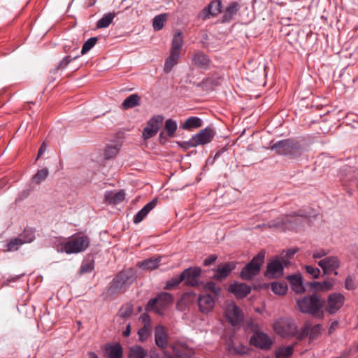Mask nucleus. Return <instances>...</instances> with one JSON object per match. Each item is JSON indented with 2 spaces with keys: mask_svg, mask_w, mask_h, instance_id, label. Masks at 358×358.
Returning <instances> with one entry per match:
<instances>
[{
  "mask_svg": "<svg viewBox=\"0 0 358 358\" xmlns=\"http://www.w3.org/2000/svg\"><path fill=\"white\" fill-rule=\"evenodd\" d=\"M182 281L183 278L181 273L179 276L174 278L168 282L166 285V289H171L172 287L178 285Z\"/></svg>",
  "mask_w": 358,
  "mask_h": 358,
  "instance_id": "obj_52",
  "label": "nucleus"
},
{
  "mask_svg": "<svg viewBox=\"0 0 358 358\" xmlns=\"http://www.w3.org/2000/svg\"><path fill=\"white\" fill-rule=\"evenodd\" d=\"M215 298L210 294L199 296L198 304L199 310L203 313H208L211 311L215 306Z\"/></svg>",
  "mask_w": 358,
  "mask_h": 358,
  "instance_id": "obj_20",
  "label": "nucleus"
},
{
  "mask_svg": "<svg viewBox=\"0 0 358 358\" xmlns=\"http://www.w3.org/2000/svg\"><path fill=\"white\" fill-rule=\"evenodd\" d=\"M296 344L297 343L295 342L291 345L279 347L275 352V358H290Z\"/></svg>",
  "mask_w": 358,
  "mask_h": 358,
  "instance_id": "obj_31",
  "label": "nucleus"
},
{
  "mask_svg": "<svg viewBox=\"0 0 358 358\" xmlns=\"http://www.w3.org/2000/svg\"><path fill=\"white\" fill-rule=\"evenodd\" d=\"M321 325L320 324H316L313 327L310 326V330H309V338L310 340L315 339L321 332Z\"/></svg>",
  "mask_w": 358,
  "mask_h": 358,
  "instance_id": "obj_48",
  "label": "nucleus"
},
{
  "mask_svg": "<svg viewBox=\"0 0 358 358\" xmlns=\"http://www.w3.org/2000/svg\"><path fill=\"white\" fill-rule=\"evenodd\" d=\"M202 83L204 86L209 87L210 88H213L214 86L219 85L218 81H214L211 78L204 79Z\"/></svg>",
  "mask_w": 358,
  "mask_h": 358,
  "instance_id": "obj_56",
  "label": "nucleus"
},
{
  "mask_svg": "<svg viewBox=\"0 0 358 358\" xmlns=\"http://www.w3.org/2000/svg\"><path fill=\"white\" fill-rule=\"evenodd\" d=\"M271 289L275 294L283 295L286 293L287 287L284 283L273 282L271 284Z\"/></svg>",
  "mask_w": 358,
  "mask_h": 358,
  "instance_id": "obj_41",
  "label": "nucleus"
},
{
  "mask_svg": "<svg viewBox=\"0 0 358 358\" xmlns=\"http://www.w3.org/2000/svg\"><path fill=\"white\" fill-rule=\"evenodd\" d=\"M134 272L132 269L122 271L113 280L111 288L115 291L125 289L134 282Z\"/></svg>",
  "mask_w": 358,
  "mask_h": 358,
  "instance_id": "obj_8",
  "label": "nucleus"
},
{
  "mask_svg": "<svg viewBox=\"0 0 358 358\" xmlns=\"http://www.w3.org/2000/svg\"><path fill=\"white\" fill-rule=\"evenodd\" d=\"M201 272V270L199 267H190L185 269L182 273L183 281H185V283L189 286H199Z\"/></svg>",
  "mask_w": 358,
  "mask_h": 358,
  "instance_id": "obj_13",
  "label": "nucleus"
},
{
  "mask_svg": "<svg viewBox=\"0 0 358 358\" xmlns=\"http://www.w3.org/2000/svg\"><path fill=\"white\" fill-rule=\"evenodd\" d=\"M240 6L236 1L231 2L223 11V15L220 20V23L230 22L239 10Z\"/></svg>",
  "mask_w": 358,
  "mask_h": 358,
  "instance_id": "obj_22",
  "label": "nucleus"
},
{
  "mask_svg": "<svg viewBox=\"0 0 358 358\" xmlns=\"http://www.w3.org/2000/svg\"><path fill=\"white\" fill-rule=\"evenodd\" d=\"M173 303V296L167 292H162L157 297L150 299L145 308L146 311L155 310L158 315H162L163 310Z\"/></svg>",
  "mask_w": 358,
  "mask_h": 358,
  "instance_id": "obj_5",
  "label": "nucleus"
},
{
  "mask_svg": "<svg viewBox=\"0 0 358 358\" xmlns=\"http://www.w3.org/2000/svg\"><path fill=\"white\" fill-rule=\"evenodd\" d=\"M162 258V256L152 257L139 262L137 266L143 270H154L159 267Z\"/></svg>",
  "mask_w": 358,
  "mask_h": 358,
  "instance_id": "obj_25",
  "label": "nucleus"
},
{
  "mask_svg": "<svg viewBox=\"0 0 358 358\" xmlns=\"http://www.w3.org/2000/svg\"><path fill=\"white\" fill-rule=\"evenodd\" d=\"M97 42L96 37H91L83 45H95Z\"/></svg>",
  "mask_w": 358,
  "mask_h": 358,
  "instance_id": "obj_62",
  "label": "nucleus"
},
{
  "mask_svg": "<svg viewBox=\"0 0 358 358\" xmlns=\"http://www.w3.org/2000/svg\"><path fill=\"white\" fill-rule=\"evenodd\" d=\"M133 313V308L130 305H125L122 307L120 310V315L122 317L127 318L131 315Z\"/></svg>",
  "mask_w": 358,
  "mask_h": 358,
  "instance_id": "obj_51",
  "label": "nucleus"
},
{
  "mask_svg": "<svg viewBox=\"0 0 358 358\" xmlns=\"http://www.w3.org/2000/svg\"><path fill=\"white\" fill-rule=\"evenodd\" d=\"M210 63L209 57L203 52L197 51L192 57V64L198 69L208 70Z\"/></svg>",
  "mask_w": 358,
  "mask_h": 358,
  "instance_id": "obj_18",
  "label": "nucleus"
},
{
  "mask_svg": "<svg viewBox=\"0 0 358 358\" xmlns=\"http://www.w3.org/2000/svg\"><path fill=\"white\" fill-rule=\"evenodd\" d=\"M21 240L23 243H29L32 242L34 238V234L31 229H25L24 232L20 234Z\"/></svg>",
  "mask_w": 358,
  "mask_h": 358,
  "instance_id": "obj_47",
  "label": "nucleus"
},
{
  "mask_svg": "<svg viewBox=\"0 0 358 358\" xmlns=\"http://www.w3.org/2000/svg\"><path fill=\"white\" fill-rule=\"evenodd\" d=\"M345 297L340 293H334L328 296L326 310L334 314L337 312L343 305Z\"/></svg>",
  "mask_w": 358,
  "mask_h": 358,
  "instance_id": "obj_17",
  "label": "nucleus"
},
{
  "mask_svg": "<svg viewBox=\"0 0 358 358\" xmlns=\"http://www.w3.org/2000/svg\"><path fill=\"white\" fill-rule=\"evenodd\" d=\"M224 314L229 322L233 326L241 324L243 320L242 311L233 302L227 304Z\"/></svg>",
  "mask_w": 358,
  "mask_h": 358,
  "instance_id": "obj_10",
  "label": "nucleus"
},
{
  "mask_svg": "<svg viewBox=\"0 0 358 358\" xmlns=\"http://www.w3.org/2000/svg\"><path fill=\"white\" fill-rule=\"evenodd\" d=\"M155 343L161 348H165L167 345L166 330L162 325H157L155 327Z\"/></svg>",
  "mask_w": 358,
  "mask_h": 358,
  "instance_id": "obj_27",
  "label": "nucleus"
},
{
  "mask_svg": "<svg viewBox=\"0 0 358 358\" xmlns=\"http://www.w3.org/2000/svg\"><path fill=\"white\" fill-rule=\"evenodd\" d=\"M327 255V252L323 250H315L313 253V257L314 259H320Z\"/></svg>",
  "mask_w": 358,
  "mask_h": 358,
  "instance_id": "obj_58",
  "label": "nucleus"
},
{
  "mask_svg": "<svg viewBox=\"0 0 358 358\" xmlns=\"http://www.w3.org/2000/svg\"><path fill=\"white\" fill-rule=\"evenodd\" d=\"M48 169L47 168H43L38 171V172L33 176V180L36 184H39L48 177Z\"/></svg>",
  "mask_w": 358,
  "mask_h": 358,
  "instance_id": "obj_42",
  "label": "nucleus"
},
{
  "mask_svg": "<svg viewBox=\"0 0 358 358\" xmlns=\"http://www.w3.org/2000/svg\"><path fill=\"white\" fill-rule=\"evenodd\" d=\"M182 52L181 46H173L169 57L164 63V71L168 73L171 72L175 65L178 63L179 57Z\"/></svg>",
  "mask_w": 358,
  "mask_h": 358,
  "instance_id": "obj_19",
  "label": "nucleus"
},
{
  "mask_svg": "<svg viewBox=\"0 0 358 358\" xmlns=\"http://www.w3.org/2000/svg\"><path fill=\"white\" fill-rule=\"evenodd\" d=\"M182 34L179 31L174 35L172 41V45H182Z\"/></svg>",
  "mask_w": 358,
  "mask_h": 358,
  "instance_id": "obj_57",
  "label": "nucleus"
},
{
  "mask_svg": "<svg viewBox=\"0 0 358 358\" xmlns=\"http://www.w3.org/2000/svg\"><path fill=\"white\" fill-rule=\"evenodd\" d=\"M143 321V322L145 324H150V317L147 314H143L141 317Z\"/></svg>",
  "mask_w": 358,
  "mask_h": 358,
  "instance_id": "obj_63",
  "label": "nucleus"
},
{
  "mask_svg": "<svg viewBox=\"0 0 358 358\" xmlns=\"http://www.w3.org/2000/svg\"><path fill=\"white\" fill-rule=\"evenodd\" d=\"M310 328V324L306 322L299 331L296 329V334L294 336L298 341L303 340L304 338L309 336Z\"/></svg>",
  "mask_w": 358,
  "mask_h": 358,
  "instance_id": "obj_43",
  "label": "nucleus"
},
{
  "mask_svg": "<svg viewBox=\"0 0 358 358\" xmlns=\"http://www.w3.org/2000/svg\"><path fill=\"white\" fill-rule=\"evenodd\" d=\"M177 143L185 150L196 147L192 137L187 141H181L178 142Z\"/></svg>",
  "mask_w": 358,
  "mask_h": 358,
  "instance_id": "obj_54",
  "label": "nucleus"
},
{
  "mask_svg": "<svg viewBox=\"0 0 358 358\" xmlns=\"http://www.w3.org/2000/svg\"><path fill=\"white\" fill-rule=\"evenodd\" d=\"M90 245V238L80 233L69 238L64 244V250L67 254L79 253L85 251Z\"/></svg>",
  "mask_w": 358,
  "mask_h": 358,
  "instance_id": "obj_4",
  "label": "nucleus"
},
{
  "mask_svg": "<svg viewBox=\"0 0 358 358\" xmlns=\"http://www.w3.org/2000/svg\"><path fill=\"white\" fill-rule=\"evenodd\" d=\"M45 150H46V145L45 143H43L39 148L38 155H37V159H38L45 152Z\"/></svg>",
  "mask_w": 358,
  "mask_h": 358,
  "instance_id": "obj_61",
  "label": "nucleus"
},
{
  "mask_svg": "<svg viewBox=\"0 0 358 358\" xmlns=\"http://www.w3.org/2000/svg\"><path fill=\"white\" fill-rule=\"evenodd\" d=\"M334 282L333 280L327 279L323 282H313L310 283L312 288L320 291L329 290L334 286Z\"/></svg>",
  "mask_w": 358,
  "mask_h": 358,
  "instance_id": "obj_35",
  "label": "nucleus"
},
{
  "mask_svg": "<svg viewBox=\"0 0 358 358\" xmlns=\"http://www.w3.org/2000/svg\"><path fill=\"white\" fill-rule=\"evenodd\" d=\"M177 129L178 125L175 120H173V119H168L166 120L164 124V130L166 131V135L168 137H173L175 136V132L176 131Z\"/></svg>",
  "mask_w": 358,
  "mask_h": 358,
  "instance_id": "obj_36",
  "label": "nucleus"
},
{
  "mask_svg": "<svg viewBox=\"0 0 358 358\" xmlns=\"http://www.w3.org/2000/svg\"><path fill=\"white\" fill-rule=\"evenodd\" d=\"M226 348L229 354H236L238 355H247L249 353V348L241 343L236 344L232 340L227 341Z\"/></svg>",
  "mask_w": 358,
  "mask_h": 358,
  "instance_id": "obj_26",
  "label": "nucleus"
},
{
  "mask_svg": "<svg viewBox=\"0 0 358 358\" xmlns=\"http://www.w3.org/2000/svg\"><path fill=\"white\" fill-rule=\"evenodd\" d=\"M289 264V261L285 258L275 259L267 266L266 275L270 278H277L282 275L284 266Z\"/></svg>",
  "mask_w": 358,
  "mask_h": 358,
  "instance_id": "obj_12",
  "label": "nucleus"
},
{
  "mask_svg": "<svg viewBox=\"0 0 358 358\" xmlns=\"http://www.w3.org/2000/svg\"><path fill=\"white\" fill-rule=\"evenodd\" d=\"M355 279H356V277L355 275H353V274L349 275L345 279V289H347L348 290H352V289H355V287H356L355 284Z\"/></svg>",
  "mask_w": 358,
  "mask_h": 358,
  "instance_id": "obj_50",
  "label": "nucleus"
},
{
  "mask_svg": "<svg viewBox=\"0 0 358 358\" xmlns=\"http://www.w3.org/2000/svg\"><path fill=\"white\" fill-rule=\"evenodd\" d=\"M164 117L162 115H156L151 117L147 122L146 127L143 129L142 136L143 139L148 140L155 136L162 125Z\"/></svg>",
  "mask_w": 358,
  "mask_h": 358,
  "instance_id": "obj_9",
  "label": "nucleus"
},
{
  "mask_svg": "<svg viewBox=\"0 0 358 358\" xmlns=\"http://www.w3.org/2000/svg\"><path fill=\"white\" fill-rule=\"evenodd\" d=\"M119 152V148L116 145H110L106 147L104 151V158L106 159H110L117 155Z\"/></svg>",
  "mask_w": 358,
  "mask_h": 358,
  "instance_id": "obj_46",
  "label": "nucleus"
},
{
  "mask_svg": "<svg viewBox=\"0 0 358 358\" xmlns=\"http://www.w3.org/2000/svg\"><path fill=\"white\" fill-rule=\"evenodd\" d=\"M166 19L167 14L166 13L156 15L152 20L153 29L155 31L161 30L163 28L164 22H166Z\"/></svg>",
  "mask_w": 358,
  "mask_h": 358,
  "instance_id": "obj_37",
  "label": "nucleus"
},
{
  "mask_svg": "<svg viewBox=\"0 0 358 358\" xmlns=\"http://www.w3.org/2000/svg\"><path fill=\"white\" fill-rule=\"evenodd\" d=\"M24 244L21 240V237H17L13 239H11L8 243H7V250L8 251H15L17 250L20 245Z\"/></svg>",
  "mask_w": 358,
  "mask_h": 358,
  "instance_id": "obj_44",
  "label": "nucleus"
},
{
  "mask_svg": "<svg viewBox=\"0 0 358 358\" xmlns=\"http://www.w3.org/2000/svg\"><path fill=\"white\" fill-rule=\"evenodd\" d=\"M71 48L72 46H69ZM93 46H83L82 50L80 52V54H78L76 51L78 50V48H73L72 50L69 48L66 51L69 52V55L66 56L60 63L59 67L64 68L66 67L71 61L77 59L80 55L86 54Z\"/></svg>",
  "mask_w": 358,
  "mask_h": 358,
  "instance_id": "obj_23",
  "label": "nucleus"
},
{
  "mask_svg": "<svg viewBox=\"0 0 358 358\" xmlns=\"http://www.w3.org/2000/svg\"><path fill=\"white\" fill-rule=\"evenodd\" d=\"M275 331L282 337H293L296 334V324L292 319L280 318L274 323Z\"/></svg>",
  "mask_w": 358,
  "mask_h": 358,
  "instance_id": "obj_7",
  "label": "nucleus"
},
{
  "mask_svg": "<svg viewBox=\"0 0 358 358\" xmlns=\"http://www.w3.org/2000/svg\"><path fill=\"white\" fill-rule=\"evenodd\" d=\"M250 343L263 350H269L273 344L271 338L261 331H255L250 339Z\"/></svg>",
  "mask_w": 358,
  "mask_h": 358,
  "instance_id": "obj_11",
  "label": "nucleus"
},
{
  "mask_svg": "<svg viewBox=\"0 0 358 358\" xmlns=\"http://www.w3.org/2000/svg\"><path fill=\"white\" fill-rule=\"evenodd\" d=\"M94 268V264L92 262H85L82 264L80 272L81 273L91 272Z\"/></svg>",
  "mask_w": 358,
  "mask_h": 358,
  "instance_id": "obj_55",
  "label": "nucleus"
},
{
  "mask_svg": "<svg viewBox=\"0 0 358 358\" xmlns=\"http://www.w3.org/2000/svg\"><path fill=\"white\" fill-rule=\"evenodd\" d=\"M265 252H259L241 271V278L243 280H251L258 275L261 265L264 263Z\"/></svg>",
  "mask_w": 358,
  "mask_h": 358,
  "instance_id": "obj_6",
  "label": "nucleus"
},
{
  "mask_svg": "<svg viewBox=\"0 0 358 358\" xmlns=\"http://www.w3.org/2000/svg\"><path fill=\"white\" fill-rule=\"evenodd\" d=\"M166 141V138L165 136V133L164 131H162L159 134V141L161 143H164Z\"/></svg>",
  "mask_w": 358,
  "mask_h": 358,
  "instance_id": "obj_64",
  "label": "nucleus"
},
{
  "mask_svg": "<svg viewBox=\"0 0 358 358\" xmlns=\"http://www.w3.org/2000/svg\"><path fill=\"white\" fill-rule=\"evenodd\" d=\"M202 124L203 122L199 117H190L181 124L180 127L184 130H192L201 127Z\"/></svg>",
  "mask_w": 358,
  "mask_h": 358,
  "instance_id": "obj_32",
  "label": "nucleus"
},
{
  "mask_svg": "<svg viewBox=\"0 0 358 358\" xmlns=\"http://www.w3.org/2000/svg\"><path fill=\"white\" fill-rule=\"evenodd\" d=\"M296 252V249H289L286 252L285 256H283L282 258H285L289 261V259H291Z\"/></svg>",
  "mask_w": 358,
  "mask_h": 358,
  "instance_id": "obj_60",
  "label": "nucleus"
},
{
  "mask_svg": "<svg viewBox=\"0 0 358 358\" xmlns=\"http://www.w3.org/2000/svg\"><path fill=\"white\" fill-rule=\"evenodd\" d=\"M309 214L304 210L284 215L276 219L269 221L268 225L270 228L285 230H298L301 229L309 221Z\"/></svg>",
  "mask_w": 358,
  "mask_h": 358,
  "instance_id": "obj_1",
  "label": "nucleus"
},
{
  "mask_svg": "<svg viewBox=\"0 0 358 358\" xmlns=\"http://www.w3.org/2000/svg\"><path fill=\"white\" fill-rule=\"evenodd\" d=\"M173 350L176 358H189L190 356L185 348L173 347Z\"/></svg>",
  "mask_w": 358,
  "mask_h": 358,
  "instance_id": "obj_49",
  "label": "nucleus"
},
{
  "mask_svg": "<svg viewBox=\"0 0 358 358\" xmlns=\"http://www.w3.org/2000/svg\"><path fill=\"white\" fill-rule=\"evenodd\" d=\"M203 288L205 291L211 292L215 299L220 296L221 292L220 286L213 281L207 282Z\"/></svg>",
  "mask_w": 358,
  "mask_h": 358,
  "instance_id": "obj_39",
  "label": "nucleus"
},
{
  "mask_svg": "<svg viewBox=\"0 0 358 358\" xmlns=\"http://www.w3.org/2000/svg\"><path fill=\"white\" fill-rule=\"evenodd\" d=\"M288 279L292 289L296 293L299 294L304 292V288L302 285V278L300 275H291Z\"/></svg>",
  "mask_w": 358,
  "mask_h": 358,
  "instance_id": "obj_34",
  "label": "nucleus"
},
{
  "mask_svg": "<svg viewBox=\"0 0 358 358\" xmlns=\"http://www.w3.org/2000/svg\"><path fill=\"white\" fill-rule=\"evenodd\" d=\"M222 8L221 0H213L206 7H204L201 12V15L203 20L210 19L217 16L221 13Z\"/></svg>",
  "mask_w": 358,
  "mask_h": 358,
  "instance_id": "obj_14",
  "label": "nucleus"
},
{
  "mask_svg": "<svg viewBox=\"0 0 358 358\" xmlns=\"http://www.w3.org/2000/svg\"><path fill=\"white\" fill-rule=\"evenodd\" d=\"M147 352L144 349L138 345L130 348L129 352V358H145Z\"/></svg>",
  "mask_w": 358,
  "mask_h": 358,
  "instance_id": "obj_38",
  "label": "nucleus"
},
{
  "mask_svg": "<svg viewBox=\"0 0 358 358\" xmlns=\"http://www.w3.org/2000/svg\"><path fill=\"white\" fill-rule=\"evenodd\" d=\"M104 350L107 353V358H122V348L118 343L107 344L104 347Z\"/></svg>",
  "mask_w": 358,
  "mask_h": 358,
  "instance_id": "obj_29",
  "label": "nucleus"
},
{
  "mask_svg": "<svg viewBox=\"0 0 358 358\" xmlns=\"http://www.w3.org/2000/svg\"><path fill=\"white\" fill-rule=\"evenodd\" d=\"M229 290L234 293L236 297L242 299L246 296L250 292V287L245 283L235 282L230 285Z\"/></svg>",
  "mask_w": 358,
  "mask_h": 358,
  "instance_id": "obj_24",
  "label": "nucleus"
},
{
  "mask_svg": "<svg viewBox=\"0 0 358 358\" xmlns=\"http://www.w3.org/2000/svg\"><path fill=\"white\" fill-rule=\"evenodd\" d=\"M305 269L306 272L312 275L314 278H317L320 274V269L312 266H306Z\"/></svg>",
  "mask_w": 358,
  "mask_h": 358,
  "instance_id": "obj_53",
  "label": "nucleus"
},
{
  "mask_svg": "<svg viewBox=\"0 0 358 358\" xmlns=\"http://www.w3.org/2000/svg\"><path fill=\"white\" fill-rule=\"evenodd\" d=\"M141 97L137 94L129 95L127 97L122 103V107L124 110L134 108L141 103Z\"/></svg>",
  "mask_w": 358,
  "mask_h": 358,
  "instance_id": "obj_33",
  "label": "nucleus"
},
{
  "mask_svg": "<svg viewBox=\"0 0 358 358\" xmlns=\"http://www.w3.org/2000/svg\"><path fill=\"white\" fill-rule=\"evenodd\" d=\"M217 259V256L215 255H210L203 261L204 266H209Z\"/></svg>",
  "mask_w": 358,
  "mask_h": 358,
  "instance_id": "obj_59",
  "label": "nucleus"
},
{
  "mask_svg": "<svg viewBox=\"0 0 358 358\" xmlns=\"http://www.w3.org/2000/svg\"><path fill=\"white\" fill-rule=\"evenodd\" d=\"M215 135V131L211 127L201 129L197 134L192 136L196 146L204 145L210 143Z\"/></svg>",
  "mask_w": 358,
  "mask_h": 358,
  "instance_id": "obj_15",
  "label": "nucleus"
},
{
  "mask_svg": "<svg viewBox=\"0 0 358 358\" xmlns=\"http://www.w3.org/2000/svg\"><path fill=\"white\" fill-rule=\"evenodd\" d=\"M115 17V14L112 13H108L104 15L100 20H99L96 22L97 28H106L110 25L112 22L113 20Z\"/></svg>",
  "mask_w": 358,
  "mask_h": 358,
  "instance_id": "obj_40",
  "label": "nucleus"
},
{
  "mask_svg": "<svg viewBox=\"0 0 358 358\" xmlns=\"http://www.w3.org/2000/svg\"><path fill=\"white\" fill-rule=\"evenodd\" d=\"M318 265L322 268L324 275L334 271V275H336L338 272L336 270L339 267L340 262L338 257L330 256L320 260Z\"/></svg>",
  "mask_w": 358,
  "mask_h": 358,
  "instance_id": "obj_16",
  "label": "nucleus"
},
{
  "mask_svg": "<svg viewBox=\"0 0 358 358\" xmlns=\"http://www.w3.org/2000/svg\"><path fill=\"white\" fill-rule=\"evenodd\" d=\"M235 268L236 266L234 262H227L220 264L215 270V273L213 275V278L221 281L225 279L230 274V273L235 269Z\"/></svg>",
  "mask_w": 358,
  "mask_h": 358,
  "instance_id": "obj_21",
  "label": "nucleus"
},
{
  "mask_svg": "<svg viewBox=\"0 0 358 358\" xmlns=\"http://www.w3.org/2000/svg\"><path fill=\"white\" fill-rule=\"evenodd\" d=\"M157 200L153 199L148 203H147L141 210H139L137 214L134 217V222L135 224L140 223L152 210L157 205Z\"/></svg>",
  "mask_w": 358,
  "mask_h": 358,
  "instance_id": "obj_28",
  "label": "nucleus"
},
{
  "mask_svg": "<svg viewBox=\"0 0 358 358\" xmlns=\"http://www.w3.org/2000/svg\"><path fill=\"white\" fill-rule=\"evenodd\" d=\"M324 300L317 294L306 296L296 301L297 309L302 313L310 314L313 316L322 315Z\"/></svg>",
  "mask_w": 358,
  "mask_h": 358,
  "instance_id": "obj_2",
  "label": "nucleus"
},
{
  "mask_svg": "<svg viewBox=\"0 0 358 358\" xmlns=\"http://www.w3.org/2000/svg\"><path fill=\"white\" fill-rule=\"evenodd\" d=\"M125 194L122 190L117 192H107L105 194V201L109 204H117L124 201Z\"/></svg>",
  "mask_w": 358,
  "mask_h": 358,
  "instance_id": "obj_30",
  "label": "nucleus"
},
{
  "mask_svg": "<svg viewBox=\"0 0 358 358\" xmlns=\"http://www.w3.org/2000/svg\"><path fill=\"white\" fill-rule=\"evenodd\" d=\"M151 324H145L144 327L138 331L139 339L141 341L146 340L150 334Z\"/></svg>",
  "mask_w": 358,
  "mask_h": 358,
  "instance_id": "obj_45",
  "label": "nucleus"
},
{
  "mask_svg": "<svg viewBox=\"0 0 358 358\" xmlns=\"http://www.w3.org/2000/svg\"><path fill=\"white\" fill-rule=\"evenodd\" d=\"M271 148L278 155L287 156L289 158L297 157L301 154V148L299 142L293 139L278 141Z\"/></svg>",
  "mask_w": 358,
  "mask_h": 358,
  "instance_id": "obj_3",
  "label": "nucleus"
}]
</instances>
